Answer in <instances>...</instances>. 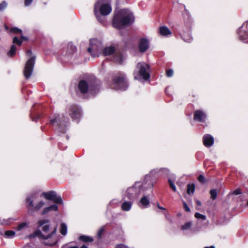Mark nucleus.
I'll return each instance as SVG.
<instances>
[{"instance_id": "nucleus-1", "label": "nucleus", "mask_w": 248, "mask_h": 248, "mask_svg": "<svg viewBox=\"0 0 248 248\" xmlns=\"http://www.w3.org/2000/svg\"><path fill=\"white\" fill-rule=\"evenodd\" d=\"M162 170H159L157 171L156 170H153L151 171L150 174L147 175L145 176L143 183H141L140 182L135 183L134 186L127 189L126 195L127 198L131 200H134L142 191H144L147 188L152 187L154 186V182L151 179V175H153L157 172L160 173Z\"/></svg>"}, {"instance_id": "nucleus-2", "label": "nucleus", "mask_w": 248, "mask_h": 248, "mask_svg": "<svg viewBox=\"0 0 248 248\" xmlns=\"http://www.w3.org/2000/svg\"><path fill=\"white\" fill-rule=\"evenodd\" d=\"M134 21L133 13L128 9H122L114 16L113 26L117 29L131 24Z\"/></svg>"}, {"instance_id": "nucleus-3", "label": "nucleus", "mask_w": 248, "mask_h": 248, "mask_svg": "<svg viewBox=\"0 0 248 248\" xmlns=\"http://www.w3.org/2000/svg\"><path fill=\"white\" fill-rule=\"evenodd\" d=\"M98 91L99 87L95 84V82L89 79L81 80L76 90L77 93H80L82 94L89 93L92 95L95 94Z\"/></svg>"}, {"instance_id": "nucleus-4", "label": "nucleus", "mask_w": 248, "mask_h": 248, "mask_svg": "<svg viewBox=\"0 0 248 248\" xmlns=\"http://www.w3.org/2000/svg\"><path fill=\"white\" fill-rule=\"evenodd\" d=\"M112 11V8L109 4L104 2V0H98L94 4V14L98 21L103 22V20L100 19V15L107 16Z\"/></svg>"}, {"instance_id": "nucleus-5", "label": "nucleus", "mask_w": 248, "mask_h": 248, "mask_svg": "<svg viewBox=\"0 0 248 248\" xmlns=\"http://www.w3.org/2000/svg\"><path fill=\"white\" fill-rule=\"evenodd\" d=\"M150 66L147 63H138L135 73L137 72L138 75H135V78L147 81L150 77Z\"/></svg>"}, {"instance_id": "nucleus-6", "label": "nucleus", "mask_w": 248, "mask_h": 248, "mask_svg": "<svg viewBox=\"0 0 248 248\" xmlns=\"http://www.w3.org/2000/svg\"><path fill=\"white\" fill-rule=\"evenodd\" d=\"M88 52L93 57H99L102 53V43L96 39H92L90 41V46Z\"/></svg>"}, {"instance_id": "nucleus-7", "label": "nucleus", "mask_w": 248, "mask_h": 248, "mask_svg": "<svg viewBox=\"0 0 248 248\" xmlns=\"http://www.w3.org/2000/svg\"><path fill=\"white\" fill-rule=\"evenodd\" d=\"M110 87L115 90H125L128 87V83L125 75L120 73L115 77Z\"/></svg>"}, {"instance_id": "nucleus-8", "label": "nucleus", "mask_w": 248, "mask_h": 248, "mask_svg": "<svg viewBox=\"0 0 248 248\" xmlns=\"http://www.w3.org/2000/svg\"><path fill=\"white\" fill-rule=\"evenodd\" d=\"M35 200V194L31 195L26 199V204L27 207L29 208L28 213L29 214H31L32 212L31 209L30 208L32 207L34 211H38L45 205V202L43 201H41L34 205L33 202Z\"/></svg>"}, {"instance_id": "nucleus-9", "label": "nucleus", "mask_w": 248, "mask_h": 248, "mask_svg": "<svg viewBox=\"0 0 248 248\" xmlns=\"http://www.w3.org/2000/svg\"><path fill=\"white\" fill-rule=\"evenodd\" d=\"M56 232V229L55 228L54 231H52L51 233H49L47 235H45L43 234H42V233L40 230H37L36 231H35L34 232L33 235L34 236H37L40 239L44 240V242H43V243L45 245L52 246L56 244V242L54 241V242H49L46 241V240L50 239L51 238L52 236L53 235H54V234H55Z\"/></svg>"}, {"instance_id": "nucleus-10", "label": "nucleus", "mask_w": 248, "mask_h": 248, "mask_svg": "<svg viewBox=\"0 0 248 248\" xmlns=\"http://www.w3.org/2000/svg\"><path fill=\"white\" fill-rule=\"evenodd\" d=\"M43 195L45 199L48 200L52 201L56 203L62 204V201L61 197L58 196L56 192L50 191L47 192H44Z\"/></svg>"}, {"instance_id": "nucleus-11", "label": "nucleus", "mask_w": 248, "mask_h": 248, "mask_svg": "<svg viewBox=\"0 0 248 248\" xmlns=\"http://www.w3.org/2000/svg\"><path fill=\"white\" fill-rule=\"evenodd\" d=\"M69 109V114L73 120H78L80 118L81 112L80 108L77 106L71 105Z\"/></svg>"}, {"instance_id": "nucleus-12", "label": "nucleus", "mask_w": 248, "mask_h": 248, "mask_svg": "<svg viewBox=\"0 0 248 248\" xmlns=\"http://www.w3.org/2000/svg\"><path fill=\"white\" fill-rule=\"evenodd\" d=\"M149 47V42L146 38L140 39L139 44V50L140 52H145Z\"/></svg>"}, {"instance_id": "nucleus-13", "label": "nucleus", "mask_w": 248, "mask_h": 248, "mask_svg": "<svg viewBox=\"0 0 248 248\" xmlns=\"http://www.w3.org/2000/svg\"><path fill=\"white\" fill-rule=\"evenodd\" d=\"M206 114L202 110H196L194 114V120L199 122H204L206 119Z\"/></svg>"}, {"instance_id": "nucleus-14", "label": "nucleus", "mask_w": 248, "mask_h": 248, "mask_svg": "<svg viewBox=\"0 0 248 248\" xmlns=\"http://www.w3.org/2000/svg\"><path fill=\"white\" fill-rule=\"evenodd\" d=\"M192 223L191 221L187 222L181 226V230L183 231L189 232L191 233H195L199 232V230L192 228Z\"/></svg>"}, {"instance_id": "nucleus-15", "label": "nucleus", "mask_w": 248, "mask_h": 248, "mask_svg": "<svg viewBox=\"0 0 248 248\" xmlns=\"http://www.w3.org/2000/svg\"><path fill=\"white\" fill-rule=\"evenodd\" d=\"M33 63H26L25 65L24 74L26 78H29L32 74L33 68Z\"/></svg>"}, {"instance_id": "nucleus-16", "label": "nucleus", "mask_w": 248, "mask_h": 248, "mask_svg": "<svg viewBox=\"0 0 248 248\" xmlns=\"http://www.w3.org/2000/svg\"><path fill=\"white\" fill-rule=\"evenodd\" d=\"M203 142L205 146L210 147L214 143V138L210 135H205L203 137Z\"/></svg>"}, {"instance_id": "nucleus-17", "label": "nucleus", "mask_w": 248, "mask_h": 248, "mask_svg": "<svg viewBox=\"0 0 248 248\" xmlns=\"http://www.w3.org/2000/svg\"><path fill=\"white\" fill-rule=\"evenodd\" d=\"M116 51V47L114 46H110L106 47L102 52L104 56H109L113 54Z\"/></svg>"}, {"instance_id": "nucleus-18", "label": "nucleus", "mask_w": 248, "mask_h": 248, "mask_svg": "<svg viewBox=\"0 0 248 248\" xmlns=\"http://www.w3.org/2000/svg\"><path fill=\"white\" fill-rule=\"evenodd\" d=\"M245 25L244 24L241 28H240L238 30V33L239 34V37L240 39L243 41H245L248 38V31L245 33V34L244 35L243 33L245 32V31L243 30Z\"/></svg>"}, {"instance_id": "nucleus-19", "label": "nucleus", "mask_w": 248, "mask_h": 248, "mask_svg": "<svg viewBox=\"0 0 248 248\" xmlns=\"http://www.w3.org/2000/svg\"><path fill=\"white\" fill-rule=\"evenodd\" d=\"M159 33L162 36H168L171 34V32L169 29L166 26L161 27L159 29Z\"/></svg>"}, {"instance_id": "nucleus-20", "label": "nucleus", "mask_w": 248, "mask_h": 248, "mask_svg": "<svg viewBox=\"0 0 248 248\" xmlns=\"http://www.w3.org/2000/svg\"><path fill=\"white\" fill-rule=\"evenodd\" d=\"M140 205H142L143 208H146L150 203L148 198L146 196H143L140 200Z\"/></svg>"}, {"instance_id": "nucleus-21", "label": "nucleus", "mask_w": 248, "mask_h": 248, "mask_svg": "<svg viewBox=\"0 0 248 248\" xmlns=\"http://www.w3.org/2000/svg\"><path fill=\"white\" fill-rule=\"evenodd\" d=\"M132 205L131 202H125L122 205V209L125 211H128L130 210Z\"/></svg>"}, {"instance_id": "nucleus-22", "label": "nucleus", "mask_w": 248, "mask_h": 248, "mask_svg": "<svg viewBox=\"0 0 248 248\" xmlns=\"http://www.w3.org/2000/svg\"><path fill=\"white\" fill-rule=\"evenodd\" d=\"M27 39L26 37L21 36V37L20 39H19L17 37L15 36L13 38V42L14 44H17L19 46H20L24 40H26Z\"/></svg>"}, {"instance_id": "nucleus-23", "label": "nucleus", "mask_w": 248, "mask_h": 248, "mask_svg": "<svg viewBox=\"0 0 248 248\" xmlns=\"http://www.w3.org/2000/svg\"><path fill=\"white\" fill-rule=\"evenodd\" d=\"M27 54L28 58L27 62H34L36 60V56L31 53V51L28 50Z\"/></svg>"}, {"instance_id": "nucleus-24", "label": "nucleus", "mask_w": 248, "mask_h": 248, "mask_svg": "<svg viewBox=\"0 0 248 248\" xmlns=\"http://www.w3.org/2000/svg\"><path fill=\"white\" fill-rule=\"evenodd\" d=\"M79 240L84 242H91L93 241L92 237L86 235H81L79 237Z\"/></svg>"}, {"instance_id": "nucleus-25", "label": "nucleus", "mask_w": 248, "mask_h": 248, "mask_svg": "<svg viewBox=\"0 0 248 248\" xmlns=\"http://www.w3.org/2000/svg\"><path fill=\"white\" fill-rule=\"evenodd\" d=\"M16 46L14 45H13L11 47L10 50L7 52V56L8 57H11L14 56L16 53Z\"/></svg>"}, {"instance_id": "nucleus-26", "label": "nucleus", "mask_w": 248, "mask_h": 248, "mask_svg": "<svg viewBox=\"0 0 248 248\" xmlns=\"http://www.w3.org/2000/svg\"><path fill=\"white\" fill-rule=\"evenodd\" d=\"M182 38L184 40V41L187 43H190L192 40V38L191 35L188 34H183L182 35Z\"/></svg>"}, {"instance_id": "nucleus-27", "label": "nucleus", "mask_w": 248, "mask_h": 248, "mask_svg": "<svg viewBox=\"0 0 248 248\" xmlns=\"http://www.w3.org/2000/svg\"><path fill=\"white\" fill-rule=\"evenodd\" d=\"M195 186L193 184H188L187 186V193L188 194H193L195 191Z\"/></svg>"}, {"instance_id": "nucleus-28", "label": "nucleus", "mask_w": 248, "mask_h": 248, "mask_svg": "<svg viewBox=\"0 0 248 248\" xmlns=\"http://www.w3.org/2000/svg\"><path fill=\"white\" fill-rule=\"evenodd\" d=\"M29 227V223L27 222H22L19 223L17 227V230L18 231H21L24 228Z\"/></svg>"}, {"instance_id": "nucleus-29", "label": "nucleus", "mask_w": 248, "mask_h": 248, "mask_svg": "<svg viewBox=\"0 0 248 248\" xmlns=\"http://www.w3.org/2000/svg\"><path fill=\"white\" fill-rule=\"evenodd\" d=\"M15 235V232L13 231L9 230L5 232L4 236L7 238H13Z\"/></svg>"}, {"instance_id": "nucleus-30", "label": "nucleus", "mask_w": 248, "mask_h": 248, "mask_svg": "<svg viewBox=\"0 0 248 248\" xmlns=\"http://www.w3.org/2000/svg\"><path fill=\"white\" fill-rule=\"evenodd\" d=\"M60 232L63 235H65L67 233V226L64 223L61 224Z\"/></svg>"}, {"instance_id": "nucleus-31", "label": "nucleus", "mask_w": 248, "mask_h": 248, "mask_svg": "<svg viewBox=\"0 0 248 248\" xmlns=\"http://www.w3.org/2000/svg\"><path fill=\"white\" fill-rule=\"evenodd\" d=\"M50 123L52 125H54L55 124H61V122H60V115H57L55 118L51 119L50 121Z\"/></svg>"}, {"instance_id": "nucleus-32", "label": "nucleus", "mask_w": 248, "mask_h": 248, "mask_svg": "<svg viewBox=\"0 0 248 248\" xmlns=\"http://www.w3.org/2000/svg\"><path fill=\"white\" fill-rule=\"evenodd\" d=\"M211 198L214 200H215L217 196V190L216 189H212L210 191Z\"/></svg>"}, {"instance_id": "nucleus-33", "label": "nucleus", "mask_w": 248, "mask_h": 248, "mask_svg": "<svg viewBox=\"0 0 248 248\" xmlns=\"http://www.w3.org/2000/svg\"><path fill=\"white\" fill-rule=\"evenodd\" d=\"M15 220V219H14V218H9L7 219H3L2 220V222H1V224L5 225H9V224H11Z\"/></svg>"}, {"instance_id": "nucleus-34", "label": "nucleus", "mask_w": 248, "mask_h": 248, "mask_svg": "<svg viewBox=\"0 0 248 248\" xmlns=\"http://www.w3.org/2000/svg\"><path fill=\"white\" fill-rule=\"evenodd\" d=\"M68 49L69 53H72L75 52L76 51V47L75 46H74L72 44H68Z\"/></svg>"}, {"instance_id": "nucleus-35", "label": "nucleus", "mask_w": 248, "mask_h": 248, "mask_svg": "<svg viewBox=\"0 0 248 248\" xmlns=\"http://www.w3.org/2000/svg\"><path fill=\"white\" fill-rule=\"evenodd\" d=\"M195 217L198 219H201L202 220H204L206 219V217L205 216L199 213H196L194 215Z\"/></svg>"}, {"instance_id": "nucleus-36", "label": "nucleus", "mask_w": 248, "mask_h": 248, "mask_svg": "<svg viewBox=\"0 0 248 248\" xmlns=\"http://www.w3.org/2000/svg\"><path fill=\"white\" fill-rule=\"evenodd\" d=\"M168 182L170 187L172 189V190L173 191L175 192L176 191V188L174 182L170 179H169Z\"/></svg>"}, {"instance_id": "nucleus-37", "label": "nucleus", "mask_w": 248, "mask_h": 248, "mask_svg": "<svg viewBox=\"0 0 248 248\" xmlns=\"http://www.w3.org/2000/svg\"><path fill=\"white\" fill-rule=\"evenodd\" d=\"M10 32H14L15 34H21L22 31L17 28H12L10 30Z\"/></svg>"}, {"instance_id": "nucleus-38", "label": "nucleus", "mask_w": 248, "mask_h": 248, "mask_svg": "<svg viewBox=\"0 0 248 248\" xmlns=\"http://www.w3.org/2000/svg\"><path fill=\"white\" fill-rule=\"evenodd\" d=\"M48 222H49V221L47 219H43V220H39L38 223V226L40 227L43 226V225L48 223Z\"/></svg>"}, {"instance_id": "nucleus-39", "label": "nucleus", "mask_w": 248, "mask_h": 248, "mask_svg": "<svg viewBox=\"0 0 248 248\" xmlns=\"http://www.w3.org/2000/svg\"><path fill=\"white\" fill-rule=\"evenodd\" d=\"M198 180L202 184H204L205 183V179L203 175H200L198 177Z\"/></svg>"}, {"instance_id": "nucleus-40", "label": "nucleus", "mask_w": 248, "mask_h": 248, "mask_svg": "<svg viewBox=\"0 0 248 248\" xmlns=\"http://www.w3.org/2000/svg\"><path fill=\"white\" fill-rule=\"evenodd\" d=\"M50 226L48 224L45 225L42 228V231L44 232H47L49 230Z\"/></svg>"}, {"instance_id": "nucleus-41", "label": "nucleus", "mask_w": 248, "mask_h": 248, "mask_svg": "<svg viewBox=\"0 0 248 248\" xmlns=\"http://www.w3.org/2000/svg\"><path fill=\"white\" fill-rule=\"evenodd\" d=\"M173 71L172 69H169L166 71V75L168 77H171L173 76Z\"/></svg>"}, {"instance_id": "nucleus-42", "label": "nucleus", "mask_w": 248, "mask_h": 248, "mask_svg": "<svg viewBox=\"0 0 248 248\" xmlns=\"http://www.w3.org/2000/svg\"><path fill=\"white\" fill-rule=\"evenodd\" d=\"M50 211L54 210L57 211L58 209V207L56 204H53L48 207Z\"/></svg>"}, {"instance_id": "nucleus-43", "label": "nucleus", "mask_w": 248, "mask_h": 248, "mask_svg": "<svg viewBox=\"0 0 248 248\" xmlns=\"http://www.w3.org/2000/svg\"><path fill=\"white\" fill-rule=\"evenodd\" d=\"M104 232V229L103 228L100 229L97 232V236L98 238H101L102 234Z\"/></svg>"}, {"instance_id": "nucleus-44", "label": "nucleus", "mask_w": 248, "mask_h": 248, "mask_svg": "<svg viewBox=\"0 0 248 248\" xmlns=\"http://www.w3.org/2000/svg\"><path fill=\"white\" fill-rule=\"evenodd\" d=\"M184 208L186 212H189L190 211V208L188 206L186 202H183Z\"/></svg>"}, {"instance_id": "nucleus-45", "label": "nucleus", "mask_w": 248, "mask_h": 248, "mask_svg": "<svg viewBox=\"0 0 248 248\" xmlns=\"http://www.w3.org/2000/svg\"><path fill=\"white\" fill-rule=\"evenodd\" d=\"M49 211H50V210H49V209L48 207H46V208H45L43 209V210L42 211V214L43 215H45V214H46L47 213H48V212H49Z\"/></svg>"}, {"instance_id": "nucleus-46", "label": "nucleus", "mask_w": 248, "mask_h": 248, "mask_svg": "<svg viewBox=\"0 0 248 248\" xmlns=\"http://www.w3.org/2000/svg\"><path fill=\"white\" fill-rule=\"evenodd\" d=\"M115 248H129L125 245L120 244V245H118L117 246H116Z\"/></svg>"}, {"instance_id": "nucleus-47", "label": "nucleus", "mask_w": 248, "mask_h": 248, "mask_svg": "<svg viewBox=\"0 0 248 248\" xmlns=\"http://www.w3.org/2000/svg\"><path fill=\"white\" fill-rule=\"evenodd\" d=\"M241 193V190L240 189H235L234 191H233L232 194L234 195H239Z\"/></svg>"}, {"instance_id": "nucleus-48", "label": "nucleus", "mask_w": 248, "mask_h": 248, "mask_svg": "<svg viewBox=\"0 0 248 248\" xmlns=\"http://www.w3.org/2000/svg\"><path fill=\"white\" fill-rule=\"evenodd\" d=\"M7 3L5 1H2L1 3V10L6 8L7 6Z\"/></svg>"}, {"instance_id": "nucleus-49", "label": "nucleus", "mask_w": 248, "mask_h": 248, "mask_svg": "<svg viewBox=\"0 0 248 248\" xmlns=\"http://www.w3.org/2000/svg\"><path fill=\"white\" fill-rule=\"evenodd\" d=\"M32 1V0H25V5L26 6L30 5Z\"/></svg>"}, {"instance_id": "nucleus-50", "label": "nucleus", "mask_w": 248, "mask_h": 248, "mask_svg": "<svg viewBox=\"0 0 248 248\" xmlns=\"http://www.w3.org/2000/svg\"><path fill=\"white\" fill-rule=\"evenodd\" d=\"M64 247H67L66 248H79L78 246L68 247V244L65 245Z\"/></svg>"}, {"instance_id": "nucleus-51", "label": "nucleus", "mask_w": 248, "mask_h": 248, "mask_svg": "<svg viewBox=\"0 0 248 248\" xmlns=\"http://www.w3.org/2000/svg\"><path fill=\"white\" fill-rule=\"evenodd\" d=\"M196 203L197 205L198 206H201L202 204L201 202L200 201H199V200H196Z\"/></svg>"}, {"instance_id": "nucleus-52", "label": "nucleus", "mask_w": 248, "mask_h": 248, "mask_svg": "<svg viewBox=\"0 0 248 248\" xmlns=\"http://www.w3.org/2000/svg\"><path fill=\"white\" fill-rule=\"evenodd\" d=\"M157 207H158V208L159 209H161V210H165V208H164V207H163L160 206L159 205V204H157Z\"/></svg>"}, {"instance_id": "nucleus-53", "label": "nucleus", "mask_w": 248, "mask_h": 248, "mask_svg": "<svg viewBox=\"0 0 248 248\" xmlns=\"http://www.w3.org/2000/svg\"><path fill=\"white\" fill-rule=\"evenodd\" d=\"M80 248H88V247L85 245H82Z\"/></svg>"}, {"instance_id": "nucleus-54", "label": "nucleus", "mask_w": 248, "mask_h": 248, "mask_svg": "<svg viewBox=\"0 0 248 248\" xmlns=\"http://www.w3.org/2000/svg\"><path fill=\"white\" fill-rule=\"evenodd\" d=\"M204 248H215V247L213 246H210V247H206Z\"/></svg>"}, {"instance_id": "nucleus-55", "label": "nucleus", "mask_w": 248, "mask_h": 248, "mask_svg": "<svg viewBox=\"0 0 248 248\" xmlns=\"http://www.w3.org/2000/svg\"><path fill=\"white\" fill-rule=\"evenodd\" d=\"M5 28L6 30H7V31L8 30V27L6 25H5Z\"/></svg>"}, {"instance_id": "nucleus-56", "label": "nucleus", "mask_w": 248, "mask_h": 248, "mask_svg": "<svg viewBox=\"0 0 248 248\" xmlns=\"http://www.w3.org/2000/svg\"><path fill=\"white\" fill-rule=\"evenodd\" d=\"M164 170L165 171H168V170H166V169H164Z\"/></svg>"}, {"instance_id": "nucleus-57", "label": "nucleus", "mask_w": 248, "mask_h": 248, "mask_svg": "<svg viewBox=\"0 0 248 248\" xmlns=\"http://www.w3.org/2000/svg\"><path fill=\"white\" fill-rule=\"evenodd\" d=\"M36 119H39V116H37Z\"/></svg>"}, {"instance_id": "nucleus-58", "label": "nucleus", "mask_w": 248, "mask_h": 248, "mask_svg": "<svg viewBox=\"0 0 248 248\" xmlns=\"http://www.w3.org/2000/svg\"><path fill=\"white\" fill-rule=\"evenodd\" d=\"M247 204H248V203H247Z\"/></svg>"}]
</instances>
